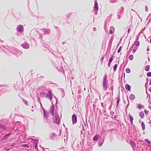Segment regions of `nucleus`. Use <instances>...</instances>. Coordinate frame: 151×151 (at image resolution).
Instances as JSON below:
<instances>
[{
    "label": "nucleus",
    "mask_w": 151,
    "mask_h": 151,
    "mask_svg": "<svg viewBox=\"0 0 151 151\" xmlns=\"http://www.w3.org/2000/svg\"><path fill=\"white\" fill-rule=\"evenodd\" d=\"M107 75H104L103 81V87L104 90L106 91L107 89Z\"/></svg>",
    "instance_id": "nucleus-1"
},
{
    "label": "nucleus",
    "mask_w": 151,
    "mask_h": 151,
    "mask_svg": "<svg viewBox=\"0 0 151 151\" xmlns=\"http://www.w3.org/2000/svg\"><path fill=\"white\" fill-rule=\"evenodd\" d=\"M55 118L54 119V121L55 123L57 124H59L60 122V117L57 114H55Z\"/></svg>",
    "instance_id": "nucleus-2"
},
{
    "label": "nucleus",
    "mask_w": 151,
    "mask_h": 151,
    "mask_svg": "<svg viewBox=\"0 0 151 151\" xmlns=\"http://www.w3.org/2000/svg\"><path fill=\"white\" fill-rule=\"evenodd\" d=\"M77 117L76 115L75 114H73L72 116V121L73 122V124H74L76 123L77 122Z\"/></svg>",
    "instance_id": "nucleus-3"
},
{
    "label": "nucleus",
    "mask_w": 151,
    "mask_h": 151,
    "mask_svg": "<svg viewBox=\"0 0 151 151\" xmlns=\"http://www.w3.org/2000/svg\"><path fill=\"white\" fill-rule=\"evenodd\" d=\"M47 97L48 99H49L50 100H52V95L51 91H48V94L47 95Z\"/></svg>",
    "instance_id": "nucleus-4"
},
{
    "label": "nucleus",
    "mask_w": 151,
    "mask_h": 151,
    "mask_svg": "<svg viewBox=\"0 0 151 151\" xmlns=\"http://www.w3.org/2000/svg\"><path fill=\"white\" fill-rule=\"evenodd\" d=\"M115 31L114 28L113 27H111L109 29V32L111 34H113Z\"/></svg>",
    "instance_id": "nucleus-5"
},
{
    "label": "nucleus",
    "mask_w": 151,
    "mask_h": 151,
    "mask_svg": "<svg viewBox=\"0 0 151 151\" xmlns=\"http://www.w3.org/2000/svg\"><path fill=\"white\" fill-rule=\"evenodd\" d=\"M17 29L19 32H21L23 29V27L22 25H19Z\"/></svg>",
    "instance_id": "nucleus-6"
},
{
    "label": "nucleus",
    "mask_w": 151,
    "mask_h": 151,
    "mask_svg": "<svg viewBox=\"0 0 151 151\" xmlns=\"http://www.w3.org/2000/svg\"><path fill=\"white\" fill-rule=\"evenodd\" d=\"M23 47L25 49H28L29 48V45L27 43H24L22 45Z\"/></svg>",
    "instance_id": "nucleus-7"
},
{
    "label": "nucleus",
    "mask_w": 151,
    "mask_h": 151,
    "mask_svg": "<svg viewBox=\"0 0 151 151\" xmlns=\"http://www.w3.org/2000/svg\"><path fill=\"white\" fill-rule=\"evenodd\" d=\"M51 110L50 111V113L52 116H54V107L52 106L50 108Z\"/></svg>",
    "instance_id": "nucleus-8"
},
{
    "label": "nucleus",
    "mask_w": 151,
    "mask_h": 151,
    "mask_svg": "<svg viewBox=\"0 0 151 151\" xmlns=\"http://www.w3.org/2000/svg\"><path fill=\"white\" fill-rule=\"evenodd\" d=\"M98 4L96 2L94 4V9L96 11H97L98 10Z\"/></svg>",
    "instance_id": "nucleus-9"
},
{
    "label": "nucleus",
    "mask_w": 151,
    "mask_h": 151,
    "mask_svg": "<svg viewBox=\"0 0 151 151\" xmlns=\"http://www.w3.org/2000/svg\"><path fill=\"white\" fill-rule=\"evenodd\" d=\"M125 88L127 90L129 91H130V87L129 84H127L126 85Z\"/></svg>",
    "instance_id": "nucleus-10"
},
{
    "label": "nucleus",
    "mask_w": 151,
    "mask_h": 151,
    "mask_svg": "<svg viewBox=\"0 0 151 151\" xmlns=\"http://www.w3.org/2000/svg\"><path fill=\"white\" fill-rule=\"evenodd\" d=\"M141 125L142 127V130L143 131L145 129V125L143 122H142Z\"/></svg>",
    "instance_id": "nucleus-11"
},
{
    "label": "nucleus",
    "mask_w": 151,
    "mask_h": 151,
    "mask_svg": "<svg viewBox=\"0 0 151 151\" xmlns=\"http://www.w3.org/2000/svg\"><path fill=\"white\" fill-rule=\"evenodd\" d=\"M99 138V136L97 135H95L93 138V140L94 141H97Z\"/></svg>",
    "instance_id": "nucleus-12"
},
{
    "label": "nucleus",
    "mask_w": 151,
    "mask_h": 151,
    "mask_svg": "<svg viewBox=\"0 0 151 151\" xmlns=\"http://www.w3.org/2000/svg\"><path fill=\"white\" fill-rule=\"evenodd\" d=\"M129 118L130 120V122L132 124L133 123V117L130 115V114H129Z\"/></svg>",
    "instance_id": "nucleus-13"
},
{
    "label": "nucleus",
    "mask_w": 151,
    "mask_h": 151,
    "mask_svg": "<svg viewBox=\"0 0 151 151\" xmlns=\"http://www.w3.org/2000/svg\"><path fill=\"white\" fill-rule=\"evenodd\" d=\"M130 99L131 100H133L135 98V96L133 94H131L129 96Z\"/></svg>",
    "instance_id": "nucleus-14"
},
{
    "label": "nucleus",
    "mask_w": 151,
    "mask_h": 151,
    "mask_svg": "<svg viewBox=\"0 0 151 151\" xmlns=\"http://www.w3.org/2000/svg\"><path fill=\"white\" fill-rule=\"evenodd\" d=\"M139 116L142 119L143 118L144 116V112L143 111L141 112L139 114Z\"/></svg>",
    "instance_id": "nucleus-15"
},
{
    "label": "nucleus",
    "mask_w": 151,
    "mask_h": 151,
    "mask_svg": "<svg viewBox=\"0 0 151 151\" xmlns=\"http://www.w3.org/2000/svg\"><path fill=\"white\" fill-rule=\"evenodd\" d=\"M150 67L149 65H147L145 68V70L147 71H148L150 69Z\"/></svg>",
    "instance_id": "nucleus-16"
},
{
    "label": "nucleus",
    "mask_w": 151,
    "mask_h": 151,
    "mask_svg": "<svg viewBox=\"0 0 151 151\" xmlns=\"http://www.w3.org/2000/svg\"><path fill=\"white\" fill-rule=\"evenodd\" d=\"M46 95V93L44 92H42L40 93V96L42 97L43 96H45Z\"/></svg>",
    "instance_id": "nucleus-17"
},
{
    "label": "nucleus",
    "mask_w": 151,
    "mask_h": 151,
    "mask_svg": "<svg viewBox=\"0 0 151 151\" xmlns=\"http://www.w3.org/2000/svg\"><path fill=\"white\" fill-rule=\"evenodd\" d=\"M21 146L23 147H27L28 148H29V146L28 145H27V144H24L21 145Z\"/></svg>",
    "instance_id": "nucleus-18"
},
{
    "label": "nucleus",
    "mask_w": 151,
    "mask_h": 151,
    "mask_svg": "<svg viewBox=\"0 0 151 151\" xmlns=\"http://www.w3.org/2000/svg\"><path fill=\"white\" fill-rule=\"evenodd\" d=\"M113 56H112L109 59V63H110V64H111V62H112V60H113Z\"/></svg>",
    "instance_id": "nucleus-19"
},
{
    "label": "nucleus",
    "mask_w": 151,
    "mask_h": 151,
    "mask_svg": "<svg viewBox=\"0 0 151 151\" xmlns=\"http://www.w3.org/2000/svg\"><path fill=\"white\" fill-rule=\"evenodd\" d=\"M129 58L130 60H132L133 59V55H130L129 57Z\"/></svg>",
    "instance_id": "nucleus-20"
},
{
    "label": "nucleus",
    "mask_w": 151,
    "mask_h": 151,
    "mask_svg": "<svg viewBox=\"0 0 151 151\" xmlns=\"http://www.w3.org/2000/svg\"><path fill=\"white\" fill-rule=\"evenodd\" d=\"M0 128L4 130L6 129L5 127L3 124L0 125Z\"/></svg>",
    "instance_id": "nucleus-21"
},
{
    "label": "nucleus",
    "mask_w": 151,
    "mask_h": 151,
    "mask_svg": "<svg viewBox=\"0 0 151 151\" xmlns=\"http://www.w3.org/2000/svg\"><path fill=\"white\" fill-rule=\"evenodd\" d=\"M138 106L139 108L140 109L143 108V106L141 104H139Z\"/></svg>",
    "instance_id": "nucleus-22"
},
{
    "label": "nucleus",
    "mask_w": 151,
    "mask_h": 151,
    "mask_svg": "<svg viewBox=\"0 0 151 151\" xmlns=\"http://www.w3.org/2000/svg\"><path fill=\"white\" fill-rule=\"evenodd\" d=\"M126 72L127 73H129L131 71L129 68H127L126 70Z\"/></svg>",
    "instance_id": "nucleus-23"
},
{
    "label": "nucleus",
    "mask_w": 151,
    "mask_h": 151,
    "mask_svg": "<svg viewBox=\"0 0 151 151\" xmlns=\"http://www.w3.org/2000/svg\"><path fill=\"white\" fill-rule=\"evenodd\" d=\"M117 66V65L116 64H115L114 66L113 67V69L114 71H115L116 70Z\"/></svg>",
    "instance_id": "nucleus-24"
},
{
    "label": "nucleus",
    "mask_w": 151,
    "mask_h": 151,
    "mask_svg": "<svg viewBox=\"0 0 151 151\" xmlns=\"http://www.w3.org/2000/svg\"><path fill=\"white\" fill-rule=\"evenodd\" d=\"M147 75L148 77H151V72L147 73Z\"/></svg>",
    "instance_id": "nucleus-25"
},
{
    "label": "nucleus",
    "mask_w": 151,
    "mask_h": 151,
    "mask_svg": "<svg viewBox=\"0 0 151 151\" xmlns=\"http://www.w3.org/2000/svg\"><path fill=\"white\" fill-rule=\"evenodd\" d=\"M131 145L132 146H135V143L133 142H131Z\"/></svg>",
    "instance_id": "nucleus-26"
},
{
    "label": "nucleus",
    "mask_w": 151,
    "mask_h": 151,
    "mask_svg": "<svg viewBox=\"0 0 151 151\" xmlns=\"http://www.w3.org/2000/svg\"><path fill=\"white\" fill-rule=\"evenodd\" d=\"M145 141L148 144H150L151 142H150L148 140V139H145Z\"/></svg>",
    "instance_id": "nucleus-27"
},
{
    "label": "nucleus",
    "mask_w": 151,
    "mask_h": 151,
    "mask_svg": "<svg viewBox=\"0 0 151 151\" xmlns=\"http://www.w3.org/2000/svg\"><path fill=\"white\" fill-rule=\"evenodd\" d=\"M144 112L145 113V114H146V115H147L148 113V111H147V110L145 109V110H144Z\"/></svg>",
    "instance_id": "nucleus-28"
},
{
    "label": "nucleus",
    "mask_w": 151,
    "mask_h": 151,
    "mask_svg": "<svg viewBox=\"0 0 151 151\" xmlns=\"http://www.w3.org/2000/svg\"><path fill=\"white\" fill-rule=\"evenodd\" d=\"M119 101H120L119 99V98L117 99V101H116V103H117V105H118V104L119 103Z\"/></svg>",
    "instance_id": "nucleus-29"
},
{
    "label": "nucleus",
    "mask_w": 151,
    "mask_h": 151,
    "mask_svg": "<svg viewBox=\"0 0 151 151\" xmlns=\"http://www.w3.org/2000/svg\"><path fill=\"white\" fill-rule=\"evenodd\" d=\"M121 47H120L119 48V49L118 51H117V52L119 53L120 52V51L121 50Z\"/></svg>",
    "instance_id": "nucleus-30"
},
{
    "label": "nucleus",
    "mask_w": 151,
    "mask_h": 151,
    "mask_svg": "<svg viewBox=\"0 0 151 151\" xmlns=\"http://www.w3.org/2000/svg\"><path fill=\"white\" fill-rule=\"evenodd\" d=\"M10 134H7V135H5V138L7 137L10 135Z\"/></svg>",
    "instance_id": "nucleus-31"
},
{
    "label": "nucleus",
    "mask_w": 151,
    "mask_h": 151,
    "mask_svg": "<svg viewBox=\"0 0 151 151\" xmlns=\"http://www.w3.org/2000/svg\"><path fill=\"white\" fill-rule=\"evenodd\" d=\"M139 45V42H138L137 43H136L135 44V46H138Z\"/></svg>",
    "instance_id": "nucleus-32"
},
{
    "label": "nucleus",
    "mask_w": 151,
    "mask_h": 151,
    "mask_svg": "<svg viewBox=\"0 0 151 151\" xmlns=\"http://www.w3.org/2000/svg\"><path fill=\"white\" fill-rule=\"evenodd\" d=\"M136 49H134L133 50V51H132L133 53H134L136 52Z\"/></svg>",
    "instance_id": "nucleus-33"
},
{
    "label": "nucleus",
    "mask_w": 151,
    "mask_h": 151,
    "mask_svg": "<svg viewBox=\"0 0 151 151\" xmlns=\"http://www.w3.org/2000/svg\"><path fill=\"white\" fill-rule=\"evenodd\" d=\"M4 149L6 151H8L9 150V149L5 148Z\"/></svg>",
    "instance_id": "nucleus-34"
},
{
    "label": "nucleus",
    "mask_w": 151,
    "mask_h": 151,
    "mask_svg": "<svg viewBox=\"0 0 151 151\" xmlns=\"http://www.w3.org/2000/svg\"><path fill=\"white\" fill-rule=\"evenodd\" d=\"M104 57H102L101 58V60H102V61H103L104 59Z\"/></svg>",
    "instance_id": "nucleus-35"
},
{
    "label": "nucleus",
    "mask_w": 151,
    "mask_h": 151,
    "mask_svg": "<svg viewBox=\"0 0 151 151\" xmlns=\"http://www.w3.org/2000/svg\"><path fill=\"white\" fill-rule=\"evenodd\" d=\"M149 108L151 110V105L148 106Z\"/></svg>",
    "instance_id": "nucleus-36"
},
{
    "label": "nucleus",
    "mask_w": 151,
    "mask_h": 151,
    "mask_svg": "<svg viewBox=\"0 0 151 151\" xmlns=\"http://www.w3.org/2000/svg\"><path fill=\"white\" fill-rule=\"evenodd\" d=\"M130 29H128V33H129L130 32Z\"/></svg>",
    "instance_id": "nucleus-37"
},
{
    "label": "nucleus",
    "mask_w": 151,
    "mask_h": 151,
    "mask_svg": "<svg viewBox=\"0 0 151 151\" xmlns=\"http://www.w3.org/2000/svg\"><path fill=\"white\" fill-rule=\"evenodd\" d=\"M110 64H110V63H108V65L109 67H110Z\"/></svg>",
    "instance_id": "nucleus-38"
},
{
    "label": "nucleus",
    "mask_w": 151,
    "mask_h": 151,
    "mask_svg": "<svg viewBox=\"0 0 151 151\" xmlns=\"http://www.w3.org/2000/svg\"><path fill=\"white\" fill-rule=\"evenodd\" d=\"M150 85H151V80H150Z\"/></svg>",
    "instance_id": "nucleus-39"
},
{
    "label": "nucleus",
    "mask_w": 151,
    "mask_h": 151,
    "mask_svg": "<svg viewBox=\"0 0 151 151\" xmlns=\"http://www.w3.org/2000/svg\"><path fill=\"white\" fill-rule=\"evenodd\" d=\"M150 42L151 43V39L150 40Z\"/></svg>",
    "instance_id": "nucleus-40"
}]
</instances>
